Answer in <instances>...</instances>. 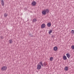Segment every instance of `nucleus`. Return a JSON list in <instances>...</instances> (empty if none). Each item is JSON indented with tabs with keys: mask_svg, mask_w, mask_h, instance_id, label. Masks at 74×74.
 I'll list each match as a JSON object with an SVG mask.
<instances>
[{
	"mask_svg": "<svg viewBox=\"0 0 74 74\" xmlns=\"http://www.w3.org/2000/svg\"><path fill=\"white\" fill-rule=\"evenodd\" d=\"M8 16V14H7V13H5L4 14V16H5V17H7V16Z\"/></svg>",
	"mask_w": 74,
	"mask_h": 74,
	"instance_id": "nucleus-16",
	"label": "nucleus"
},
{
	"mask_svg": "<svg viewBox=\"0 0 74 74\" xmlns=\"http://www.w3.org/2000/svg\"><path fill=\"white\" fill-rule=\"evenodd\" d=\"M29 36H30V37H33V36L32 35V34H29Z\"/></svg>",
	"mask_w": 74,
	"mask_h": 74,
	"instance_id": "nucleus-22",
	"label": "nucleus"
},
{
	"mask_svg": "<svg viewBox=\"0 0 74 74\" xmlns=\"http://www.w3.org/2000/svg\"><path fill=\"white\" fill-rule=\"evenodd\" d=\"M53 49L54 51H57L58 50V47H54Z\"/></svg>",
	"mask_w": 74,
	"mask_h": 74,
	"instance_id": "nucleus-9",
	"label": "nucleus"
},
{
	"mask_svg": "<svg viewBox=\"0 0 74 74\" xmlns=\"http://www.w3.org/2000/svg\"><path fill=\"white\" fill-rule=\"evenodd\" d=\"M42 13L43 15H46V12H45V10H44L42 11Z\"/></svg>",
	"mask_w": 74,
	"mask_h": 74,
	"instance_id": "nucleus-11",
	"label": "nucleus"
},
{
	"mask_svg": "<svg viewBox=\"0 0 74 74\" xmlns=\"http://www.w3.org/2000/svg\"><path fill=\"white\" fill-rule=\"evenodd\" d=\"M1 4L2 6H4V0H2L1 1Z\"/></svg>",
	"mask_w": 74,
	"mask_h": 74,
	"instance_id": "nucleus-5",
	"label": "nucleus"
},
{
	"mask_svg": "<svg viewBox=\"0 0 74 74\" xmlns=\"http://www.w3.org/2000/svg\"><path fill=\"white\" fill-rule=\"evenodd\" d=\"M63 58L64 60H67V57L66 56H64L63 57Z\"/></svg>",
	"mask_w": 74,
	"mask_h": 74,
	"instance_id": "nucleus-8",
	"label": "nucleus"
},
{
	"mask_svg": "<svg viewBox=\"0 0 74 74\" xmlns=\"http://www.w3.org/2000/svg\"><path fill=\"white\" fill-rule=\"evenodd\" d=\"M50 61H52L53 60V58L52 57H51L50 58Z\"/></svg>",
	"mask_w": 74,
	"mask_h": 74,
	"instance_id": "nucleus-15",
	"label": "nucleus"
},
{
	"mask_svg": "<svg viewBox=\"0 0 74 74\" xmlns=\"http://www.w3.org/2000/svg\"><path fill=\"white\" fill-rule=\"evenodd\" d=\"M52 32V30H50L49 32V34H51V33Z\"/></svg>",
	"mask_w": 74,
	"mask_h": 74,
	"instance_id": "nucleus-18",
	"label": "nucleus"
},
{
	"mask_svg": "<svg viewBox=\"0 0 74 74\" xmlns=\"http://www.w3.org/2000/svg\"><path fill=\"white\" fill-rule=\"evenodd\" d=\"M7 69V67L6 66H3L1 68V71H5Z\"/></svg>",
	"mask_w": 74,
	"mask_h": 74,
	"instance_id": "nucleus-1",
	"label": "nucleus"
},
{
	"mask_svg": "<svg viewBox=\"0 0 74 74\" xmlns=\"http://www.w3.org/2000/svg\"><path fill=\"white\" fill-rule=\"evenodd\" d=\"M1 39H3L4 38L3 37V36H1Z\"/></svg>",
	"mask_w": 74,
	"mask_h": 74,
	"instance_id": "nucleus-23",
	"label": "nucleus"
},
{
	"mask_svg": "<svg viewBox=\"0 0 74 74\" xmlns=\"http://www.w3.org/2000/svg\"><path fill=\"white\" fill-rule=\"evenodd\" d=\"M66 56L69 59L70 58V56H71L69 54L67 53L66 54Z\"/></svg>",
	"mask_w": 74,
	"mask_h": 74,
	"instance_id": "nucleus-7",
	"label": "nucleus"
},
{
	"mask_svg": "<svg viewBox=\"0 0 74 74\" xmlns=\"http://www.w3.org/2000/svg\"><path fill=\"white\" fill-rule=\"evenodd\" d=\"M37 3L35 1H34L32 2V5H33V6H35V5H36Z\"/></svg>",
	"mask_w": 74,
	"mask_h": 74,
	"instance_id": "nucleus-3",
	"label": "nucleus"
},
{
	"mask_svg": "<svg viewBox=\"0 0 74 74\" xmlns=\"http://www.w3.org/2000/svg\"><path fill=\"white\" fill-rule=\"evenodd\" d=\"M9 43L10 44H12V42H13V41H12V40L11 39L10 40H9Z\"/></svg>",
	"mask_w": 74,
	"mask_h": 74,
	"instance_id": "nucleus-14",
	"label": "nucleus"
},
{
	"mask_svg": "<svg viewBox=\"0 0 74 74\" xmlns=\"http://www.w3.org/2000/svg\"><path fill=\"white\" fill-rule=\"evenodd\" d=\"M71 48L72 49H74V45H73L71 46Z\"/></svg>",
	"mask_w": 74,
	"mask_h": 74,
	"instance_id": "nucleus-19",
	"label": "nucleus"
},
{
	"mask_svg": "<svg viewBox=\"0 0 74 74\" xmlns=\"http://www.w3.org/2000/svg\"><path fill=\"white\" fill-rule=\"evenodd\" d=\"M37 70H40L41 69V66L40 64H38L37 66Z\"/></svg>",
	"mask_w": 74,
	"mask_h": 74,
	"instance_id": "nucleus-2",
	"label": "nucleus"
},
{
	"mask_svg": "<svg viewBox=\"0 0 74 74\" xmlns=\"http://www.w3.org/2000/svg\"><path fill=\"white\" fill-rule=\"evenodd\" d=\"M44 66H47V63L45 62L44 63Z\"/></svg>",
	"mask_w": 74,
	"mask_h": 74,
	"instance_id": "nucleus-21",
	"label": "nucleus"
},
{
	"mask_svg": "<svg viewBox=\"0 0 74 74\" xmlns=\"http://www.w3.org/2000/svg\"><path fill=\"white\" fill-rule=\"evenodd\" d=\"M42 29H44L45 27V24H42L41 26Z\"/></svg>",
	"mask_w": 74,
	"mask_h": 74,
	"instance_id": "nucleus-4",
	"label": "nucleus"
},
{
	"mask_svg": "<svg viewBox=\"0 0 74 74\" xmlns=\"http://www.w3.org/2000/svg\"><path fill=\"white\" fill-rule=\"evenodd\" d=\"M40 64L42 66H43V64H42V62H40Z\"/></svg>",
	"mask_w": 74,
	"mask_h": 74,
	"instance_id": "nucleus-17",
	"label": "nucleus"
},
{
	"mask_svg": "<svg viewBox=\"0 0 74 74\" xmlns=\"http://www.w3.org/2000/svg\"><path fill=\"white\" fill-rule=\"evenodd\" d=\"M37 21V19H36V18H34V19H33L32 20V22H36Z\"/></svg>",
	"mask_w": 74,
	"mask_h": 74,
	"instance_id": "nucleus-13",
	"label": "nucleus"
},
{
	"mask_svg": "<svg viewBox=\"0 0 74 74\" xmlns=\"http://www.w3.org/2000/svg\"><path fill=\"white\" fill-rule=\"evenodd\" d=\"M64 69V70H65V71H67V70H68V69H69V67H68L67 66H66L65 67Z\"/></svg>",
	"mask_w": 74,
	"mask_h": 74,
	"instance_id": "nucleus-12",
	"label": "nucleus"
},
{
	"mask_svg": "<svg viewBox=\"0 0 74 74\" xmlns=\"http://www.w3.org/2000/svg\"><path fill=\"white\" fill-rule=\"evenodd\" d=\"M45 11L46 13L47 14H48V12H49V9H46L45 10Z\"/></svg>",
	"mask_w": 74,
	"mask_h": 74,
	"instance_id": "nucleus-6",
	"label": "nucleus"
},
{
	"mask_svg": "<svg viewBox=\"0 0 74 74\" xmlns=\"http://www.w3.org/2000/svg\"><path fill=\"white\" fill-rule=\"evenodd\" d=\"M53 37H54V36H52V38Z\"/></svg>",
	"mask_w": 74,
	"mask_h": 74,
	"instance_id": "nucleus-24",
	"label": "nucleus"
},
{
	"mask_svg": "<svg viewBox=\"0 0 74 74\" xmlns=\"http://www.w3.org/2000/svg\"><path fill=\"white\" fill-rule=\"evenodd\" d=\"M47 26L48 27H50L51 26V24L50 23H48L47 24Z\"/></svg>",
	"mask_w": 74,
	"mask_h": 74,
	"instance_id": "nucleus-10",
	"label": "nucleus"
},
{
	"mask_svg": "<svg viewBox=\"0 0 74 74\" xmlns=\"http://www.w3.org/2000/svg\"><path fill=\"white\" fill-rule=\"evenodd\" d=\"M71 33L72 34H73V33H74V30H72L71 31Z\"/></svg>",
	"mask_w": 74,
	"mask_h": 74,
	"instance_id": "nucleus-20",
	"label": "nucleus"
}]
</instances>
